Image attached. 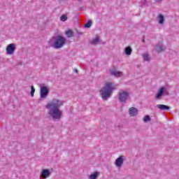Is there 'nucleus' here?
<instances>
[{"mask_svg":"<svg viewBox=\"0 0 179 179\" xmlns=\"http://www.w3.org/2000/svg\"><path fill=\"white\" fill-rule=\"evenodd\" d=\"M64 106V101L58 99H53L50 102L48 103L45 108L48 110V117L52 118L53 121H57L62 117V110L59 108Z\"/></svg>","mask_w":179,"mask_h":179,"instance_id":"nucleus-1","label":"nucleus"},{"mask_svg":"<svg viewBox=\"0 0 179 179\" xmlns=\"http://www.w3.org/2000/svg\"><path fill=\"white\" fill-rule=\"evenodd\" d=\"M115 89L114 86H113V83H106L105 86L100 90L102 100L107 101L111 97V94H113Z\"/></svg>","mask_w":179,"mask_h":179,"instance_id":"nucleus-2","label":"nucleus"},{"mask_svg":"<svg viewBox=\"0 0 179 179\" xmlns=\"http://www.w3.org/2000/svg\"><path fill=\"white\" fill-rule=\"evenodd\" d=\"M54 43L51 45V47L58 50L62 48L66 44V38L61 35H58L53 38Z\"/></svg>","mask_w":179,"mask_h":179,"instance_id":"nucleus-3","label":"nucleus"},{"mask_svg":"<svg viewBox=\"0 0 179 179\" xmlns=\"http://www.w3.org/2000/svg\"><path fill=\"white\" fill-rule=\"evenodd\" d=\"M129 97V92H125L122 90H121L119 92L118 100H119L120 103H123V104H125V103H127V100H128Z\"/></svg>","mask_w":179,"mask_h":179,"instance_id":"nucleus-4","label":"nucleus"},{"mask_svg":"<svg viewBox=\"0 0 179 179\" xmlns=\"http://www.w3.org/2000/svg\"><path fill=\"white\" fill-rule=\"evenodd\" d=\"M6 51L8 55H13V54H15V51H16V45L15 43L8 45Z\"/></svg>","mask_w":179,"mask_h":179,"instance_id":"nucleus-5","label":"nucleus"},{"mask_svg":"<svg viewBox=\"0 0 179 179\" xmlns=\"http://www.w3.org/2000/svg\"><path fill=\"white\" fill-rule=\"evenodd\" d=\"M48 93H50V91L48 90V88L45 86L41 87V99H45L47 96H48Z\"/></svg>","mask_w":179,"mask_h":179,"instance_id":"nucleus-6","label":"nucleus"},{"mask_svg":"<svg viewBox=\"0 0 179 179\" xmlns=\"http://www.w3.org/2000/svg\"><path fill=\"white\" fill-rule=\"evenodd\" d=\"M165 91H166V88L164 87H161L158 90V92L155 96V98L157 99V100H160V99H162V97L163 96V94H164Z\"/></svg>","mask_w":179,"mask_h":179,"instance_id":"nucleus-7","label":"nucleus"},{"mask_svg":"<svg viewBox=\"0 0 179 179\" xmlns=\"http://www.w3.org/2000/svg\"><path fill=\"white\" fill-rule=\"evenodd\" d=\"M51 176V172H50L49 169H45L41 171V178H48Z\"/></svg>","mask_w":179,"mask_h":179,"instance_id":"nucleus-8","label":"nucleus"},{"mask_svg":"<svg viewBox=\"0 0 179 179\" xmlns=\"http://www.w3.org/2000/svg\"><path fill=\"white\" fill-rule=\"evenodd\" d=\"M116 167H121L124 164V158L123 156H120L116 159L115 162Z\"/></svg>","mask_w":179,"mask_h":179,"instance_id":"nucleus-9","label":"nucleus"},{"mask_svg":"<svg viewBox=\"0 0 179 179\" xmlns=\"http://www.w3.org/2000/svg\"><path fill=\"white\" fill-rule=\"evenodd\" d=\"M110 75L115 76V78H121L124 74L122 71H118L115 70V69H113V70H110Z\"/></svg>","mask_w":179,"mask_h":179,"instance_id":"nucleus-10","label":"nucleus"},{"mask_svg":"<svg viewBox=\"0 0 179 179\" xmlns=\"http://www.w3.org/2000/svg\"><path fill=\"white\" fill-rule=\"evenodd\" d=\"M129 114L130 117H136L138 115V108L135 107H131L129 109Z\"/></svg>","mask_w":179,"mask_h":179,"instance_id":"nucleus-11","label":"nucleus"},{"mask_svg":"<svg viewBox=\"0 0 179 179\" xmlns=\"http://www.w3.org/2000/svg\"><path fill=\"white\" fill-rule=\"evenodd\" d=\"M157 108H159L161 111H169L171 108L167 105L158 104L157 105Z\"/></svg>","mask_w":179,"mask_h":179,"instance_id":"nucleus-12","label":"nucleus"},{"mask_svg":"<svg viewBox=\"0 0 179 179\" xmlns=\"http://www.w3.org/2000/svg\"><path fill=\"white\" fill-rule=\"evenodd\" d=\"M65 34L68 38H72V37L74 36V32L72 31V29H69L65 31Z\"/></svg>","mask_w":179,"mask_h":179,"instance_id":"nucleus-13","label":"nucleus"},{"mask_svg":"<svg viewBox=\"0 0 179 179\" xmlns=\"http://www.w3.org/2000/svg\"><path fill=\"white\" fill-rule=\"evenodd\" d=\"M166 50V47L162 45H157L156 48V51L158 52H162V51H164Z\"/></svg>","mask_w":179,"mask_h":179,"instance_id":"nucleus-14","label":"nucleus"},{"mask_svg":"<svg viewBox=\"0 0 179 179\" xmlns=\"http://www.w3.org/2000/svg\"><path fill=\"white\" fill-rule=\"evenodd\" d=\"M124 52L126 55H131L132 54V48H131V46H127L124 49Z\"/></svg>","mask_w":179,"mask_h":179,"instance_id":"nucleus-15","label":"nucleus"},{"mask_svg":"<svg viewBox=\"0 0 179 179\" xmlns=\"http://www.w3.org/2000/svg\"><path fill=\"white\" fill-rule=\"evenodd\" d=\"M158 19H159V24H163V23H164V15L159 14Z\"/></svg>","mask_w":179,"mask_h":179,"instance_id":"nucleus-16","label":"nucleus"},{"mask_svg":"<svg viewBox=\"0 0 179 179\" xmlns=\"http://www.w3.org/2000/svg\"><path fill=\"white\" fill-rule=\"evenodd\" d=\"M99 41H100V38H99V36H97L95 38L92 40L91 44H92L93 45H96L99 44Z\"/></svg>","mask_w":179,"mask_h":179,"instance_id":"nucleus-17","label":"nucleus"},{"mask_svg":"<svg viewBox=\"0 0 179 179\" xmlns=\"http://www.w3.org/2000/svg\"><path fill=\"white\" fill-rule=\"evenodd\" d=\"M98 177H99V172H94V173L90 175V179H97Z\"/></svg>","mask_w":179,"mask_h":179,"instance_id":"nucleus-18","label":"nucleus"},{"mask_svg":"<svg viewBox=\"0 0 179 179\" xmlns=\"http://www.w3.org/2000/svg\"><path fill=\"white\" fill-rule=\"evenodd\" d=\"M143 58L144 61H150V57H149V55L148 53H144L143 55Z\"/></svg>","mask_w":179,"mask_h":179,"instance_id":"nucleus-19","label":"nucleus"},{"mask_svg":"<svg viewBox=\"0 0 179 179\" xmlns=\"http://www.w3.org/2000/svg\"><path fill=\"white\" fill-rule=\"evenodd\" d=\"M92 24H93V22H92V20H88L87 22L85 23V24L84 25V27H92Z\"/></svg>","mask_w":179,"mask_h":179,"instance_id":"nucleus-20","label":"nucleus"},{"mask_svg":"<svg viewBox=\"0 0 179 179\" xmlns=\"http://www.w3.org/2000/svg\"><path fill=\"white\" fill-rule=\"evenodd\" d=\"M36 92V89H34V86H31V96L34 97V93Z\"/></svg>","mask_w":179,"mask_h":179,"instance_id":"nucleus-21","label":"nucleus"},{"mask_svg":"<svg viewBox=\"0 0 179 179\" xmlns=\"http://www.w3.org/2000/svg\"><path fill=\"white\" fill-rule=\"evenodd\" d=\"M67 20L68 17L66 15H63L60 17V20H62V22H66Z\"/></svg>","mask_w":179,"mask_h":179,"instance_id":"nucleus-22","label":"nucleus"},{"mask_svg":"<svg viewBox=\"0 0 179 179\" xmlns=\"http://www.w3.org/2000/svg\"><path fill=\"white\" fill-rule=\"evenodd\" d=\"M143 121L145 122H149V121H151V119H150V116L149 115H145L143 118Z\"/></svg>","mask_w":179,"mask_h":179,"instance_id":"nucleus-23","label":"nucleus"},{"mask_svg":"<svg viewBox=\"0 0 179 179\" xmlns=\"http://www.w3.org/2000/svg\"><path fill=\"white\" fill-rule=\"evenodd\" d=\"M77 34H78V36H82L83 34V32H80L79 31H77Z\"/></svg>","mask_w":179,"mask_h":179,"instance_id":"nucleus-24","label":"nucleus"},{"mask_svg":"<svg viewBox=\"0 0 179 179\" xmlns=\"http://www.w3.org/2000/svg\"><path fill=\"white\" fill-rule=\"evenodd\" d=\"M142 42H143V43H145V38H143V39L142 40Z\"/></svg>","mask_w":179,"mask_h":179,"instance_id":"nucleus-25","label":"nucleus"},{"mask_svg":"<svg viewBox=\"0 0 179 179\" xmlns=\"http://www.w3.org/2000/svg\"><path fill=\"white\" fill-rule=\"evenodd\" d=\"M75 72H76V73H78V70L76 69V70H75Z\"/></svg>","mask_w":179,"mask_h":179,"instance_id":"nucleus-26","label":"nucleus"},{"mask_svg":"<svg viewBox=\"0 0 179 179\" xmlns=\"http://www.w3.org/2000/svg\"><path fill=\"white\" fill-rule=\"evenodd\" d=\"M156 1H162V0H156Z\"/></svg>","mask_w":179,"mask_h":179,"instance_id":"nucleus-27","label":"nucleus"},{"mask_svg":"<svg viewBox=\"0 0 179 179\" xmlns=\"http://www.w3.org/2000/svg\"><path fill=\"white\" fill-rule=\"evenodd\" d=\"M78 1H80V0H78Z\"/></svg>","mask_w":179,"mask_h":179,"instance_id":"nucleus-28","label":"nucleus"}]
</instances>
